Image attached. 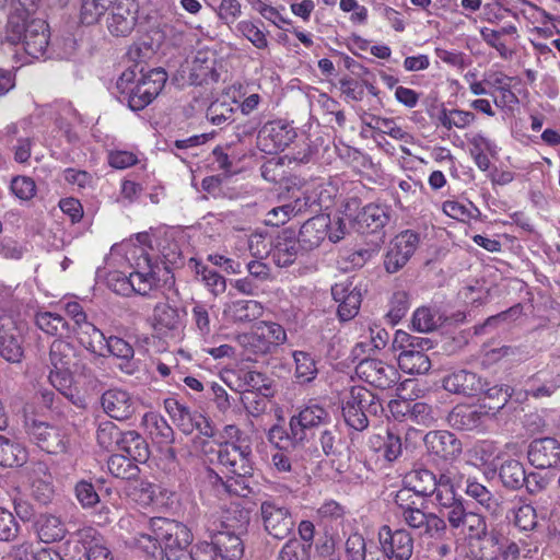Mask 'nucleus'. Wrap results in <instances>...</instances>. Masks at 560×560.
Segmentation results:
<instances>
[{
    "label": "nucleus",
    "instance_id": "obj_1",
    "mask_svg": "<svg viewBox=\"0 0 560 560\" xmlns=\"http://www.w3.org/2000/svg\"><path fill=\"white\" fill-rule=\"evenodd\" d=\"M155 243L158 248L151 235L142 232L114 245L106 259L108 288L121 295H149L171 283L172 267L180 262L182 252L167 236Z\"/></svg>",
    "mask_w": 560,
    "mask_h": 560
},
{
    "label": "nucleus",
    "instance_id": "obj_2",
    "mask_svg": "<svg viewBox=\"0 0 560 560\" xmlns=\"http://www.w3.org/2000/svg\"><path fill=\"white\" fill-rule=\"evenodd\" d=\"M7 42L21 45L30 59H40L47 56L49 46V28L43 19H31L16 11L8 19Z\"/></svg>",
    "mask_w": 560,
    "mask_h": 560
},
{
    "label": "nucleus",
    "instance_id": "obj_3",
    "mask_svg": "<svg viewBox=\"0 0 560 560\" xmlns=\"http://www.w3.org/2000/svg\"><path fill=\"white\" fill-rule=\"evenodd\" d=\"M49 361L51 385L63 396L73 398L84 369L75 348L62 339H57L50 346Z\"/></svg>",
    "mask_w": 560,
    "mask_h": 560
},
{
    "label": "nucleus",
    "instance_id": "obj_4",
    "mask_svg": "<svg viewBox=\"0 0 560 560\" xmlns=\"http://www.w3.org/2000/svg\"><path fill=\"white\" fill-rule=\"evenodd\" d=\"M328 419L329 415L325 408L318 404H310L291 417L289 433L282 427H272L269 431V441L279 447L302 445L314 435V429Z\"/></svg>",
    "mask_w": 560,
    "mask_h": 560
},
{
    "label": "nucleus",
    "instance_id": "obj_5",
    "mask_svg": "<svg viewBox=\"0 0 560 560\" xmlns=\"http://www.w3.org/2000/svg\"><path fill=\"white\" fill-rule=\"evenodd\" d=\"M383 410L378 398L365 387L352 386L343 394L342 416L347 424L361 431L369 424V416H375Z\"/></svg>",
    "mask_w": 560,
    "mask_h": 560
},
{
    "label": "nucleus",
    "instance_id": "obj_6",
    "mask_svg": "<svg viewBox=\"0 0 560 560\" xmlns=\"http://www.w3.org/2000/svg\"><path fill=\"white\" fill-rule=\"evenodd\" d=\"M346 234V222L343 219H330L327 214H319L311 218L300 229L299 244L305 250L318 247L328 236L334 243L340 241Z\"/></svg>",
    "mask_w": 560,
    "mask_h": 560
},
{
    "label": "nucleus",
    "instance_id": "obj_7",
    "mask_svg": "<svg viewBox=\"0 0 560 560\" xmlns=\"http://www.w3.org/2000/svg\"><path fill=\"white\" fill-rule=\"evenodd\" d=\"M285 340L287 332L283 327L272 322H260L250 331L235 336V341L244 350L254 354H266Z\"/></svg>",
    "mask_w": 560,
    "mask_h": 560
},
{
    "label": "nucleus",
    "instance_id": "obj_8",
    "mask_svg": "<svg viewBox=\"0 0 560 560\" xmlns=\"http://www.w3.org/2000/svg\"><path fill=\"white\" fill-rule=\"evenodd\" d=\"M410 497V490L402 489L396 494L395 502L397 504L396 514L401 517L405 523L419 532L420 535L434 537L445 529V523L442 518L432 513H424L422 510L405 504Z\"/></svg>",
    "mask_w": 560,
    "mask_h": 560
},
{
    "label": "nucleus",
    "instance_id": "obj_9",
    "mask_svg": "<svg viewBox=\"0 0 560 560\" xmlns=\"http://www.w3.org/2000/svg\"><path fill=\"white\" fill-rule=\"evenodd\" d=\"M342 213L343 217L341 219L345 220L346 228L348 224L352 225L361 233L376 232L388 220L387 212L383 207L370 203L361 209L357 198H351L345 203Z\"/></svg>",
    "mask_w": 560,
    "mask_h": 560
},
{
    "label": "nucleus",
    "instance_id": "obj_10",
    "mask_svg": "<svg viewBox=\"0 0 560 560\" xmlns=\"http://www.w3.org/2000/svg\"><path fill=\"white\" fill-rule=\"evenodd\" d=\"M26 431L34 442L49 454H68L71 451L68 435L61 429L47 422L35 419L27 421Z\"/></svg>",
    "mask_w": 560,
    "mask_h": 560
},
{
    "label": "nucleus",
    "instance_id": "obj_11",
    "mask_svg": "<svg viewBox=\"0 0 560 560\" xmlns=\"http://www.w3.org/2000/svg\"><path fill=\"white\" fill-rule=\"evenodd\" d=\"M217 460L225 468L228 475L248 476L253 470L250 444L220 443L217 450Z\"/></svg>",
    "mask_w": 560,
    "mask_h": 560
},
{
    "label": "nucleus",
    "instance_id": "obj_12",
    "mask_svg": "<svg viewBox=\"0 0 560 560\" xmlns=\"http://www.w3.org/2000/svg\"><path fill=\"white\" fill-rule=\"evenodd\" d=\"M219 67L217 50L208 46L200 47L187 61L188 80L196 85L215 82L219 79Z\"/></svg>",
    "mask_w": 560,
    "mask_h": 560
},
{
    "label": "nucleus",
    "instance_id": "obj_13",
    "mask_svg": "<svg viewBox=\"0 0 560 560\" xmlns=\"http://www.w3.org/2000/svg\"><path fill=\"white\" fill-rule=\"evenodd\" d=\"M151 323L159 336L175 338L184 329L185 312L167 301L159 302L153 308Z\"/></svg>",
    "mask_w": 560,
    "mask_h": 560
},
{
    "label": "nucleus",
    "instance_id": "obj_14",
    "mask_svg": "<svg viewBox=\"0 0 560 560\" xmlns=\"http://www.w3.org/2000/svg\"><path fill=\"white\" fill-rule=\"evenodd\" d=\"M316 184L312 183L304 187L303 197H296L293 202L276 207L267 212L265 222L268 225L279 226L287 223L292 217L317 203L319 207H327L323 197H316L313 189Z\"/></svg>",
    "mask_w": 560,
    "mask_h": 560
},
{
    "label": "nucleus",
    "instance_id": "obj_15",
    "mask_svg": "<svg viewBox=\"0 0 560 560\" xmlns=\"http://www.w3.org/2000/svg\"><path fill=\"white\" fill-rule=\"evenodd\" d=\"M355 373L360 380L380 389L390 388L399 378L395 366L378 359L361 360L355 366Z\"/></svg>",
    "mask_w": 560,
    "mask_h": 560
},
{
    "label": "nucleus",
    "instance_id": "obj_16",
    "mask_svg": "<svg viewBox=\"0 0 560 560\" xmlns=\"http://www.w3.org/2000/svg\"><path fill=\"white\" fill-rule=\"evenodd\" d=\"M419 245L418 234L411 231H402L396 235L388 244L387 253L384 259V266L390 273L401 269Z\"/></svg>",
    "mask_w": 560,
    "mask_h": 560
},
{
    "label": "nucleus",
    "instance_id": "obj_17",
    "mask_svg": "<svg viewBox=\"0 0 560 560\" xmlns=\"http://www.w3.org/2000/svg\"><path fill=\"white\" fill-rule=\"evenodd\" d=\"M144 92L145 89L138 81L135 69L125 70L116 82L115 95L117 100L127 104L132 110H141L152 103L151 96L143 94Z\"/></svg>",
    "mask_w": 560,
    "mask_h": 560
},
{
    "label": "nucleus",
    "instance_id": "obj_18",
    "mask_svg": "<svg viewBox=\"0 0 560 560\" xmlns=\"http://www.w3.org/2000/svg\"><path fill=\"white\" fill-rule=\"evenodd\" d=\"M260 513L265 529L275 538L283 539L291 533L294 521L287 506L267 499L261 502Z\"/></svg>",
    "mask_w": 560,
    "mask_h": 560
},
{
    "label": "nucleus",
    "instance_id": "obj_19",
    "mask_svg": "<svg viewBox=\"0 0 560 560\" xmlns=\"http://www.w3.org/2000/svg\"><path fill=\"white\" fill-rule=\"evenodd\" d=\"M294 128L282 120L268 122L259 132L257 145L267 153L283 151L295 138Z\"/></svg>",
    "mask_w": 560,
    "mask_h": 560
},
{
    "label": "nucleus",
    "instance_id": "obj_20",
    "mask_svg": "<svg viewBox=\"0 0 560 560\" xmlns=\"http://www.w3.org/2000/svg\"><path fill=\"white\" fill-rule=\"evenodd\" d=\"M139 4L137 0H115L107 18V28L114 36L129 35L138 20Z\"/></svg>",
    "mask_w": 560,
    "mask_h": 560
},
{
    "label": "nucleus",
    "instance_id": "obj_21",
    "mask_svg": "<svg viewBox=\"0 0 560 560\" xmlns=\"http://www.w3.org/2000/svg\"><path fill=\"white\" fill-rule=\"evenodd\" d=\"M380 542L383 553L395 560H409L413 552V539L405 529L392 530L383 526L380 530Z\"/></svg>",
    "mask_w": 560,
    "mask_h": 560
},
{
    "label": "nucleus",
    "instance_id": "obj_22",
    "mask_svg": "<svg viewBox=\"0 0 560 560\" xmlns=\"http://www.w3.org/2000/svg\"><path fill=\"white\" fill-rule=\"evenodd\" d=\"M104 411L113 419L127 420L137 409V399L127 390L121 388H109L103 393L101 398Z\"/></svg>",
    "mask_w": 560,
    "mask_h": 560
},
{
    "label": "nucleus",
    "instance_id": "obj_23",
    "mask_svg": "<svg viewBox=\"0 0 560 560\" xmlns=\"http://www.w3.org/2000/svg\"><path fill=\"white\" fill-rule=\"evenodd\" d=\"M165 409L173 420L178 422L184 432L189 433L195 428L206 438L213 436L214 430L209 420L202 415H192L175 399L165 400Z\"/></svg>",
    "mask_w": 560,
    "mask_h": 560
},
{
    "label": "nucleus",
    "instance_id": "obj_24",
    "mask_svg": "<svg viewBox=\"0 0 560 560\" xmlns=\"http://www.w3.org/2000/svg\"><path fill=\"white\" fill-rule=\"evenodd\" d=\"M331 295L338 303V315L341 320H350L358 314L362 293L351 281L336 283L331 288Z\"/></svg>",
    "mask_w": 560,
    "mask_h": 560
},
{
    "label": "nucleus",
    "instance_id": "obj_25",
    "mask_svg": "<svg viewBox=\"0 0 560 560\" xmlns=\"http://www.w3.org/2000/svg\"><path fill=\"white\" fill-rule=\"evenodd\" d=\"M223 529H218L215 523L208 527L213 545L219 550L220 560H238L243 556L244 547L242 540L230 529V525L221 523Z\"/></svg>",
    "mask_w": 560,
    "mask_h": 560
},
{
    "label": "nucleus",
    "instance_id": "obj_26",
    "mask_svg": "<svg viewBox=\"0 0 560 560\" xmlns=\"http://www.w3.org/2000/svg\"><path fill=\"white\" fill-rule=\"evenodd\" d=\"M527 455L536 468H549L560 462V444L552 438L538 439L529 444Z\"/></svg>",
    "mask_w": 560,
    "mask_h": 560
},
{
    "label": "nucleus",
    "instance_id": "obj_27",
    "mask_svg": "<svg viewBox=\"0 0 560 560\" xmlns=\"http://www.w3.org/2000/svg\"><path fill=\"white\" fill-rule=\"evenodd\" d=\"M222 313L231 323H249L262 316L264 306L255 300H231L224 303Z\"/></svg>",
    "mask_w": 560,
    "mask_h": 560
},
{
    "label": "nucleus",
    "instance_id": "obj_28",
    "mask_svg": "<svg viewBox=\"0 0 560 560\" xmlns=\"http://www.w3.org/2000/svg\"><path fill=\"white\" fill-rule=\"evenodd\" d=\"M424 442L428 450L445 459H452L462 453L460 441L448 431L429 432Z\"/></svg>",
    "mask_w": 560,
    "mask_h": 560
},
{
    "label": "nucleus",
    "instance_id": "obj_29",
    "mask_svg": "<svg viewBox=\"0 0 560 560\" xmlns=\"http://www.w3.org/2000/svg\"><path fill=\"white\" fill-rule=\"evenodd\" d=\"M486 384L472 372L460 370L443 380V387L451 393L474 395L485 390Z\"/></svg>",
    "mask_w": 560,
    "mask_h": 560
},
{
    "label": "nucleus",
    "instance_id": "obj_30",
    "mask_svg": "<svg viewBox=\"0 0 560 560\" xmlns=\"http://www.w3.org/2000/svg\"><path fill=\"white\" fill-rule=\"evenodd\" d=\"M369 444L378 458L388 463L395 462L402 453L401 438L390 430L383 434H373Z\"/></svg>",
    "mask_w": 560,
    "mask_h": 560
},
{
    "label": "nucleus",
    "instance_id": "obj_31",
    "mask_svg": "<svg viewBox=\"0 0 560 560\" xmlns=\"http://www.w3.org/2000/svg\"><path fill=\"white\" fill-rule=\"evenodd\" d=\"M489 420V412L486 409L476 407L458 406L450 415L452 425L462 430H475L486 427Z\"/></svg>",
    "mask_w": 560,
    "mask_h": 560
},
{
    "label": "nucleus",
    "instance_id": "obj_32",
    "mask_svg": "<svg viewBox=\"0 0 560 560\" xmlns=\"http://www.w3.org/2000/svg\"><path fill=\"white\" fill-rule=\"evenodd\" d=\"M35 528L38 538L45 544L59 541L67 535L61 517L50 513L40 514L35 522Z\"/></svg>",
    "mask_w": 560,
    "mask_h": 560
},
{
    "label": "nucleus",
    "instance_id": "obj_33",
    "mask_svg": "<svg viewBox=\"0 0 560 560\" xmlns=\"http://www.w3.org/2000/svg\"><path fill=\"white\" fill-rule=\"evenodd\" d=\"M301 245L299 240L289 232L281 233L275 243L271 255L272 259L279 267H287L294 262L299 255Z\"/></svg>",
    "mask_w": 560,
    "mask_h": 560
},
{
    "label": "nucleus",
    "instance_id": "obj_34",
    "mask_svg": "<svg viewBox=\"0 0 560 560\" xmlns=\"http://www.w3.org/2000/svg\"><path fill=\"white\" fill-rule=\"evenodd\" d=\"M213 163L217 164L218 170L224 174H236L241 172V162L246 156L243 150H238L233 145L217 147L212 151Z\"/></svg>",
    "mask_w": 560,
    "mask_h": 560
},
{
    "label": "nucleus",
    "instance_id": "obj_35",
    "mask_svg": "<svg viewBox=\"0 0 560 560\" xmlns=\"http://www.w3.org/2000/svg\"><path fill=\"white\" fill-rule=\"evenodd\" d=\"M142 425L153 441L159 444L173 442V429L166 420L156 412H147L142 418Z\"/></svg>",
    "mask_w": 560,
    "mask_h": 560
},
{
    "label": "nucleus",
    "instance_id": "obj_36",
    "mask_svg": "<svg viewBox=\"0 0 560 560\" xmlns=\"http://www.w3.org/2000/svg\"><path fill=\"white\" fill-rule=\"evenodd\" d=\"M27 458V450L22 443L0 435V465L18 467L25 464Z\"/></svg>",
    "mask_w": 560,
    "mask_h": 560
},
{
    "label": "nucleus",
    "instance_id": "obj_37",
    "mask_svg": "<svg viewBox=\"0 0 560 560\" xmlns=\"http://www.w3.org/2000/svg\"><path fill=\"white\" fill-rule=\"evenodd\" d=\"M425 350L415 348L398 355L399 368L408 374H425L431 369V360Z\"/></svg>",
    "mask_w": 560,
    "mask_h": 560
},
{
    "label": "nucleus",
    "instance_id": "obj_38",
    "mask_svg": "<svg viewBox=\"0 0 560 560\" xmlns=\"http://www.w3.org/2000/svg\"><path fill=\"white\" fill-rule=\"evenodd\" d=\"M15 326L5 329L0 328V355L8 362L18 363L22 360L24 349L20 336L15 334Z\"/></svg>",
    "mask_w": 560,
    "mask_h": 560
},
{
    "label": "nucleus",
    "instance_id": "obj_39",
    "mask_svg": "<svg viewBox=\"0 0 560 560\" xmlns=\"http://www.w3.org/2000/svg\"><path fill=\"white\" fill-rule=\"evenodd\" d=\"M80 343L89 351L98 355H106L107 338L92 323L83 324L82 328L74 331Z\"/></svg>",
    "mask_w": 560,
    "mask_h": 560
},
{
    "label": "nucleus",
    "instance_id": "obj_40",
    "mask_svg": "<svg viewBox=\"0 0 560 560\" xmlns=\"http://www.w3.org/2000/svg\"><path fill=\"white\" fill-rule=\"evenodd\" d=\"M455 475L447 470L441 474L436 482V488L428 497H432V502L441 508L454 505L459 499L455 494L454 490Z\"/></svg>",
    "mask_w": 560,
    "mask_h": 560
},
{
    "label": "nucleus",
    "instance_id": "obj_41",
    "mask_svg": "<svg viewBox=\"0 0 560 560\" xmlns=\"http://www.w3.org/2000/svg\"><path fill=\"white\" fill-rule=\"evenodd\" d=\"M506 518L513 522L515 527L525 532L534 529L537 525L535 509L530 504L521 501L513 503Z\"/></svg>",
    "mask_w": 560,
    "mask_h": 560
},
{
    "label": "nucleus",
    "instance_id": "obj_42",
    "mask_svg": "<svg viewBox=\"0 0 560 560\" xmlns=\"http://www.w3.org/2000/svg\"><path fill=\"white\" fill-rule=\"evenodd\" d=\"M77 536L80 541L91 545L86 548V560H113L112 553L102 539L96 537V530L92 527H85L78 530Z\"/></svg>",
    "mask_w": 560,
    "mask_h": 560
},
{
    "label": "nucleus",
    "instance_id": "obj_43",
    "mask_svg": "<svg viewBox=\"0 0 560 560\" xmlns=\"http://www.w3.org/2000/svg\"><path fill=\"white\" fill-rule=\"evenodd\" d=\"M36 325L40 330L51 336L67 337L71 334L69 324L57 313H38L36 315Z\"/></svg>",
    "mask_w": 560,
    "mask_h": 560
},
{
    "label": "nucleus",
    "instance_id": "obj_44",
    "mask_svg": "<svg viewBox=\"0 0 560 560\" xmlns=\"http://www.w3.org/2000/svg\"><path fill=\"white\" fill-rule=\"evenodd\" d=\"M119 447L136 462H144L149 456L148 445L144 440L135 431L121 434Z\"/></svg>",
    "mask_w": 560,
    "mask_h": 560
},
{
    "label": "nucleus",
    "instance_id": "obj_45",
    "mask_svg": "<svg viewBox=\"0 0 560 560\" xmlns=\"http://www.w3.org/2000/svg\"><path fill=\"white\" fill-rule=\"evenodd\" d=\"M137 79L145 89L143 94L150 95L154 100L163 90L167 80L165 70L161 68L150 69L148 71L141 70L137 73Z\"/></svg>",
    "mask_w": 560,
    "mask_h": 560
},
{
    "label": "nucleus",
    "instance_id": "obj_46",
    "mask_svg": "<svg viewBox=\"0 0 560 560\" xmlns=\"http://www.w3.org/2000/svg\"><path fill=\"white\" fill-rule=\"evenodd\" d=\"M442 209L447 217L463 222L477 218L480 214L478 208L467 199L446 200L443 202Z\"/></svg>",
    "mask_w": 560,
    "mask_h": 560
},
{
    "label": "nucleus",
    "instance_id": "obj_47",
    "mask_svg": "<svg viewBox=\"0 0 560 560\" xmlns=\"http://www.w3.org/2000/svg\"><path fill=\"white\" fill-rule=\"evenodd\" d=\"M408 483L415 493L428 497L436 488L438 478L428 469H417L408 475Z\"/></svg>",
    "mask_w": 560,
    "mask_h": 560
},
{
    "label": "nucleus",
    "instance_id": "obj_48",
    "mask_svg": "<svg viewBox=\"0 0 560 560\" xmlns=\"http://www.w3.org/2000/svg\"><path fill=\"white\" fill-rule=\"evenodd\" d=\"M106 353L113 354L118 359L126 360L127 364L125 368H121V370L127 374H132L135 372L136 366L130 362L135 354L133 348L122 338L115 336L107 338Z\"/></svg>",
    "mask_w": 560,
    "mask_h": 560
},
{
    "label": "nucleus",
    "instance_id": "obj_49",
    "mask_svg": "<svg viewBox=\"0 0 560 560\" xmlns=\"http://www.w3.org/2000/svg\"><path fill=\"white\" fill-rule=\"evenodd\" d=\"M110 475L120 479H131L138 475V466L128 455H112L107 460Z\"/></svg>",
    "mask_w": 560,
    "mask_h": 560
},
{
    "label": "nucleus",
    "instance_id": "obj_50",
    "mask_svg": "<svg viewBox=\"0 0 560 560\" xmlns=\"http://www.w3.org/2000/svg\"><path fill=\"white\" fill-rule=\"evenodd\" d=\"M295 377L300 383H308L317 375V365L314 358L304 351H294Z\"/></svg>",
    "mask_w": 560,
    "mask_h": 560
},
{
    "label": "nucleus",
    "instance_id": "obj_51",
    "mask_svg": "<svg viewBox=\"0 0 560 560\" xmlns=\"http://www.w3.org/2000/svg\"><path fill=\"white\" fill-rule=\"evenodd\" d=\"M499 477L508 488H518L525 480V471L522 464L516 459H508L501 464Z\"/></svg>",
    "mask_w": 560,
    "mask_h": 560
},
{
    "label": "nucleus",
    "instance_id": "obj_52",
    "mask_svg": "<svg viewBox=\"0 0 560 560\" xmlns=\"http://www.w3.org/2000/svg\"><path fill=\"white\" fill-rule=\"evenodd\" d=\"M469 151L477 166L487 172L490 167V141L481 135H474L469 141Z\"/></svg>",
    "mask_w": 560,
    "mask_h": 560
},
{
    "label": "nucleus",
    "instance_id": "obj_53",
    "mask_svg": "<svg viewBox=\"0 0 560 560\" xmlns=\"http://www.w3.org/2000/svg\"><path fill=\"white\" fill-rule=\"evenodd\" d=\"M393 349L405 352L415 348L422 350H429L432 347V342L428 338L411 336L405 330H396L393 339Z\"/></svg>",
    "mask_w": 560,
    "mask_h": 560
},
{
    "label": "nucleus",
    "instance_id": "obj_54",
    "mask_svg": "<svg viewBox=\"0 0 560 560\" xmlns=\"http://www.w3.org/2000/svg\"><path fill=\"white\" fill-rule=\"evenodd\" d=\"M191 322L194 329L201 338L207 339L210 336L211 320L208 305L196 302L191 308Z\"/></svg>",
    "mask_w": 560,
    "mask_h": 560
},
{
    "label": "nucleus",
    "instance_id": "obj_55",
    "mask_svg": "<svg viewBox=\"0 0 560 560\" xmlns=\"http://www.w3.org/2000/svg\"><path fill=\"white\" fill-rule=\"evenodd\" d=\"M115 0H83L81 7V21L91 25L96 23L101 16L113 5Z\"/></svg>",
    "mask_w": 560,
    "mask_h": 560
},
{
    "label": "nucleus",
    "instance_id": "obj_56",
    "mask_svg": "<svg viewBox=\"0 0 560 560\" xmlns=\"http://www.w3.org/2000/svg\"><path fill=\"white\" fill-rule=\"evenodd\" d=\"M78 120L79 117L77 112L69 104L63 105L57 113L55 124L57 125L59 130L63 132L68 142H72L77 139V135L72 131V126Z\"/></svg>",
    "mask_w": 560,
    "mask_h": 560
},
{
    "label": "nucleus",
    "instance_id": "obj_57",
    "mask_svg": "<svg viewBox=\"0 0 560 560\" xmlns=\"http://www.w3.org/2000/svg\"><path fill=\"white\" fill-rule=\"evenodd\" d=\"M195 267L197 275L201 277L203 283L214 295H219L225 291L226 280L215 270L210 269L199 262H195Z\"/></svg>",
    "mask_w": 560,
    "mask_h": 560
},
{
    "label": "nucleus",
    "instance_id": "obj_58",
    "mask_svg": "<svg viewBox=\"0 0 560 560\" xmlns=\"http://www.w3.org/2000/svg\"><path fill=\"white\" fill-rule=\"evenodd\" d=\"M12 194L22 201H28L35 197L37 187L32 177L18 175L12 178L10 184Z\"/></svg>",
    "mask_w": 560,
    "mask_h": 560
},
{
    "label": "nucleus",
    "instance_id": "obj_59",
    "mask_svg": "<svg viewBox=\"0 0 560 560\" xmlns=\"http://www.w3.org/2000/svg\"><path fill=\"white\" fill-rule=\"evenodd\" d=\"M121 434L122 433L114 422L104 421L98 425L96 440L100 446L109 450L115 444L118 445Z\"/></svg>",
    "mask_w": 560,
    "mask_h": 560
},
{
    "label": "nucleus",
    "instance_id": "obj_60",
    "mask_svg": "<svg viewBox=\"0 0 560 560\" xmlns=\"http://www.w3.org/2000/svg\"><path fill=\"white\" fill-rule=\"evenodd\" d=\"M237 31L246 37L256 48L265 49L268 46L266 34L252 21H241Z\"/></svg>",
    "mask_w": 560,
    "mask_h": 560
},
{
    "label": "nucleus",
    "instance_id": "obj_61",
    "mask_svg": "<svg viewBox=\"0 0 560 560\" xmlns=\"http://www.w3.org/2000/svg\"><path fill=\"white\" fill-rule=\"evenodd\" d=\"M439 317L428 307H419L412 316V327L420 332L433 330L439 323Z\"/></svg>",
    "mask_w": 560,
    "mask_h": 560
},
{
    "label": "nucleus",
    "instance_id": "obj_62",
    "mask_svg": "<svg viewBox=\"0 0 560 560\" xmlns=\"http://www.w3.org/2000/svg\"><path fill=\"white\" fill-rule=\"evenodd\" d=\"M20 532V525L16 522L14 515L0 508V540L12 541L14 540Z\"/></svg>",
    "mask_w": 560,
    "mask_h": 560
},
{
    "label": "nucleus",
    "instance_id": "obj_63",
    "mask_svg": "<svg viewBox=\"0 0 560 560\" xmlns=\"http://www.w3.org/2000/svg\"><path fill=\"white\" fill-rule=\"evenodd\" d=\"M408 308H409L408 294L405 291L394 292V294L390 299L387 317L393 323H397L405 316Z\"/></svg>",
    "mask_w": 560,
    "mask_h": 560
},
{
    "label": "nucleus",
    "instance_id": "obj_64",
    "mask_svg": "<svg viewBox=\"0 0 560 560\" xmlns=\"http://www.w3.org/2000/svg\"><path fill=\"white\" fill-rule=\"evenodd\" d=\"M241 14L242 5L238 0H221L218 8V16L224 24H233Z\"/></svg>",
    "mask_w": 560,
    "mask_h": 560
}]
</instances>
